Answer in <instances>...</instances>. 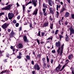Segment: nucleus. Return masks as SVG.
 Wrapping results in <instances>:
<instances>
[{
	"label": "nucleus",
	"mask_w": 74,
	"mask_h": 74,
	"mask_svg": "<svg viewBox=\"0 0 74 74\" xmlns=\"http://www.w3.org/2000/svg\"><path fill=\"white\" fill-rule=\"evenodd\" d=\"M69 15H70V14H69V13L67 12L65 14V17L66 18V17H68V16H69Z\"/></svg>",
	"instance_id": "13"
},
{
	"label": "nucleus",
	"mask_w": 74,
	"mask_h": 74,
	"mask_svg": "<svg viewBox=\"0 0 74 74\" xmlns=\"http://www.w3.org/2000/svg\"><path fill=\"white\" fill-rule=\"evenodd\" d=\"M11 6H12V5H9L8 6H6L5 7L2 8L1 10H8L10 8H11Z\"/></svg>",
	"instance_id": "4"
},
{
	"label": "nucleus",
	"mask_w": 74,
	"mask_h": 74,
	"mask_svg": "<svg viewBox=\"0 0 74 74\" xmlns=\"http://www.w3.org/2000/svg\"><path fill=\"white\" fill-rule=\"evenodd\" d=\"M65 24L66 25H67V22H66L65 23Z\"/></svg>",
	"instance_id": "61"
},
{
	"label": "nucleus",
	"mask_w": 74,
	"mask_h": 74,
	"mask_svg": "<svg viewBox=\"0 0 74 74\" xmlns=\"http://www.w3.org/2000/svg\"><path fill=\"white\" fill-rule=\"evenodd\" d=\"M37 36H40V37H41V36H40V32H39L38 35H37Z\"/></svg>",
	"instance_id": "30"
},
{
	"label": "nucleus",
	"mask_w": 74,
	"mask_h": 74,
	"mask_svg": "<svg viewBox=\"0 0 74 74\" xmlns=\"http://www.w3.org/2000/svg\"><path fill=\"white\" fill-rule=\"evenodd\" d=\"M50 28L51 29H52L53 28V23L52 24H51V25H50Z\"/></svg>",
	"instance_id": "26"
},
{
	"label": "nucleus",
	"mask_w": 74,
	"mask_h": 74,
	"mask_svg": "<svg viewBox=\"0 0 74 74\" xmlns=\"http://www.w3.org/2000/svg\"><path fill=\"white\" fill-rule=\"evenodd\" d=\"M58 31H59V30H57L55 32V34H58Z\"/></svg>",
	"instance_id": "33"
},
{
	"label": "nucleus",
	"mask_w": 74,
	"mask_h": 74,
	"mask_svg": "<svg viewBox=\"0 0 74 74\" xmlns=\"http://www.w3.org/2000/svg\"><path fill=\"white\" fill-rule=\"evenodd\" d=\"M23 11H25V5H23Z\"/></svg>",
	"instance_id": "41"
},
{
	"label": "nucleus",
	"mask_w": 74,
	"mask_h": 74,
	"mask_svg": "<svg viewBox=\"0 0 74 74\" xmlns=\"http://www.w3.org/2000/svg\"><path fill=\"white\" fill-rule=\"evenodd\" d=\"M10 38H11V37H13V35H12L11 34H10Z\"/></svg>",
	"instance_id": "40"
},
{
	"label": "nucleus",
	"mask_w": 74,
	"mask_h": 74,
	"mask_svg": "<svg viewBox=\"0 0 74 74\" xmlns=\"http://www.w3.org/2000/svg\"><path fill=\"white\" fill-rule=\"evenodd\" d=\"M29 27L30 28V29H33V27H32V23L30 24L29 25Z\"/></svg>",
	"instance_id": "21"
},
{
	"label": "nucleus",
	"mask_w": 74,
	"mask_h": 74,
	"mask_svg": "<svg viewBox=\"0 0 74 74\" xmlns=\"http://www.w3.org/2000/svg\"><path fill=\"white\" fill-rule=\"evenodd\" d=\"M32 6H30L29 7V10H30V9H32Z\"/></svg>",
	"instance_id": "59"
},
{
	"label": "nucleus",
	"mask_w": 74,
	"mask_h": 74,
	"mask_svg": "<svg viewBox=\"0 0 74 74\" xmlns=\"http://www.w3.org/2000/svg\"><path fill=\"white\" fill-rule=\"evenodd\" d=\"M10 48H11V49H13L14 48V47H13V46H11L10 47Z\"/></svg>",
	"instance_id": "60"
},
{
	"label": "nucleus",
	"mask_w": 74,
	"mask_h": 74,
	"mask_svg": "<svg viewBox=\"0 0 74 74\" xmlns=\"http://www.w3.org/2000/svg\"><path fill=\"white\" fill-rule=\"evenodd\" d=\"M41 35H42V36H44V32H42Z\"/></svg>",
	"instance_id": "46"
},
{
	"label": "nucleus",
	"mask_w": 74,
	"mask_h": 74,
	"mask_svg": "<svg viewBox=\"0 0 74 74\" xmlns=\"http://www.w3.org/2000/svg\"><path fill=\"white\" fill-rule=\"evenodd\" d=\"M72 58H73V55H71L68 56L69 59H71Z\"/></svg>",
	"instance_id": "15"
},
{
	"label": "nucleus",
	"mask_w": 74,
	"mask_h": 74,
	"mask_svg": "<svg viewBox=\"0 0 74 74\" xmlns=\"http://www.w3.org/2000/svg\"><path fill=\"white\" fill-rule=\"evenodd\" d=\"M59 36L60 38V40H61V38H63V36H62V35H60Z\"/></svg>",
	"instance_id": "24"
},
{
	"label": "nucleus",
	"mask_w": 74,
	"mask_h": 74,
	"mask_svg": "<svg viewBox=\"0 0 74 74\" xmlns=\"http://www.w3.org/2000/svg\"><path fill=\"white\" fill-rule=\"evenodd\" d=\"M9 57V54H8V53H6V57H8V58Z\"/></svg>",
	"instance_id": "45"
},
{
	"label": "nucleus",
	"mask_w": 74,
	"mask_h": 74,
	"mask_svg": "<svg viewBox=\"0 0 74 74\" xmlns=\"http://www.w3.org/2000/svg\"><path fill=\"white\" fill-rule=\"evenodd\" d=\"M51 63L52 64H53V60L51 59Z\"/></svg>",
	"instance_id": "50"
},
{
	"label": "nucleus",
	"mask_w": 74,
	"mask_h": 74,
	"mask_svg": "<svg viewBox=\"0 0 74 74\" xmlns=\"http://www.w3.org/2000/svg\"><path fill=\"white\" fill-rule=\"evenodd\" d=\"M43 7L44 8H47V5L45 4V3H44L43 4Z\"/></svg>",
	"instance_id": "16"
},
{
	"label": "nucleus",
	"mask_w": 74,
	"mask_h": 74,
	"mask_svg": "<svg viewBox=\"0 0 74 74\" xmlns=\"http://www.w3.org/2000/svg\"><path fill=\"white\" fill-rule=\"evenodd\" d=\"M40 14L41 15H43V14H42V12H40Z\"/></svg>",
	"instance_id": "52"
},
{
	"label": "nucleus",
	"mask_w": 74,
	"mask_h": 74,
	"mask_svg": "<svg viewBox=\"0 0 74 74\" xmlns=\"http://www.w3.org/2000/svg\"><path fill=\"white\" fill-rule=\"evenodd\" d=\"M17 58H18V59H21V56H18L17 57Z\"/></svg>",
	"instance_id": "36"
},
{
	"label": "nucleus",
	"mask_w": 74,
	"mask_h": 74,
	"mask_svg": "<svg viewBox=\"0 0 74 74\" xmlns=\"http://www.w3.org/2000/svg\"><path fill=\"white\" fill-rule=\"evenodd\" d=\"M8 26V24L5 23L2 26V27L3 29H4L7 28Z\"/></svg>",
	"instance_id": "6"
},
{
	"label": "nucleus",
	"mask_w": 74,
	"mask_h": 74,
	"mask_svg": "<svg viewBox=\"0 0 74 74\" xmlns=\"http://www.w3.org/2000/svg\"><path fill=\"white\" fill-rule=\"evenodd\" d=\"M61 22H62L63 21V18H62L61 20Z\"/></svg>",
	"instance_id": "58"
},
{
	"label": "nucleus",
	"mask_w": 74,
	"mask_h": 74,
	"mask_svg": "<svg viewBox=\"0 0 74 74\" xmlns=\"http://www.w3.org/2000/svg\"><path fill=\"white\" fill-rule=\"evenodd\" d=\"M31 3H32V2H31V1H30L26 5V6L28 4H30Z\"/></svg>",
	"instance_id": "42"
},
{
	"label": "nucleus",
	"mask_w": 74,
	"mask_h": 74,
	"mask_svg": "<svg viewBox=\"0 0 74 74\" xmlns=\"http://www.w3.org/2000/svg\"><path fill=\"white\" fill-rule=\"evenodd\" d=\"M60 68H61V65H60V64H59L58 66L57 67V68L56 69V70L57 71H59V70L60 69Z\"/></svg>",
	"instance_id": "9"
},
{
	"label": "nucleus",
	"mask_w": 74,
	"mask_h": 74,
	"mask_svg": "<svg viewBox=\"0 0 74 74\" xmlns=\"http://www.w3.org/2000/svg\"><path fill=\"white\" fill-rule=\"evenodd\" d=\"M31 63L32 64H34V61H33V60H32L31 62Z\"/></svg>",
	"instance_id": "44"
},
{
	"label": "nucleus",
	"mask_w": 74,
	"mask_h": 74,
	"mask_svg": "<svg viewBox=\"0 0 74 74\" xmlns=\"http://www.w3.org/2000/svg\"><path fill=\"white\" fill-rule=\"evenodd\" d=\"M5 18L7 21H8V18L7 17V16H6Z\"/></svg>",
	"instance_id": "64"
},
{
	"label": "nucleus",
	"mask_w": 74,
	"mask_h": 74,
	"mask_svg": "<svg viewBox=\"0 0 74 74\" xmlns=\"http://www.w3.org/2000/svg\"><path fill=\"white\" fill-rule=\"evenodd\" d=\"M37 0H35L34 1H33L32 2V4L34 5V7H35L37 6Z\"/></svg>",
	"instance_id": "7"
},
{
	"label": "nucleus",
	"mask_w": 74,
	"mask_h": 74,
	"mask_svg": "<svg viewBox=\"0 0 74 74\" xmlns=\"http://www.w3.org/2000/svg\"><path fill=\"white\" fill-rule=\"evenodd\" d=\"M18 26H19V23H16V27H18Z\"/></svg>",
	"instance_id": "37"
},
{
	"label": "nucleus",
	"mask_w": 74,
	"mask_h": 74,
	"mask_svg": "<svg viewBox=\"0 0 74 74\" xmlns=\"http://www.w3.org/2000/svg\"><path fill=\"white\" fill-rule=\"evenodd\" d=\"M71 16L72 18L74 19V14H73L71 15Z\"/></svg>",
	"instance_id": "31"
},
{
	"label": "nucleus",
	"mask_w": 74,
	"mask_h": 74,
	"mask_svg": "<svg viewBox=\"0 0 74 74\" xmlns=\"http://www.w3.org/2000/svg\"><path fill=\"white\" fill-rule=\"evenodd\" d=\"M26 58L28 60H30V57L28 55L26 56Z\"/></svg>",
	"instance_id": "17"
},
{
	"label": "nucleus",
	"mask_w": 74,
	"mask_h": 74,
	"mask_svg": "<svg viewBox=\"0 0 74 74\" xmlns=\"http://www.w3.org/2000/svg\"><path fill=\"white\" fill-rule=\"evenodd\" d=\"M52 38H53L51 36V37L47 38V40H52Z\"/></svg>",
	"instance_id": "25"
},
{
	"label": "nucleus",
	"mask_w": 74,
	"mask_h": 74,
	"mask_svg": "<svg viewBox=\"0 0 74 74\" xmlns=\"http://www.w3.org/2000/svg\"><path fill=\"white\" fill-rule=\"evenodd\" d=\"M46 8H44L43 9V12H45V11H46Z\"/></svg>",
	"instance_id": "34"
},
{
	"label": "nucleus",
	"mask_w": 74,
	"mask_h": 74,
	"mask_svg": "<svg viewBox=\"0 0 74 74\" xmlns=\"http://www.w3.org/2000/svg\"><path fill=\"white\" fill-rule=\"evenodd\" d=\"M49 10L50 13H51V14H54L53 12V11L52 10V8H49Z\"/></svg>",
	"instance_id": "12"
},
{
	"label": "nucleus",
	"mask_w": 74,
	"mask_h": 74,
	"mask_svg": "<svg viewBox=\"0 0 74 74\" xmlns=\"http://www.w3.org/2000/svg\"><path fill=\"white\" fill-rule=\"evenodd\" d=\"M52 53H55V50H53L52 51Z\"/></svg>",
	"instance_id": "51"
},
{
	"label": "nucleus",
	"mask_w": 74,
	"mask_h": 74,
	"mask_svg": "<svg viewBox=\"0 0 74 74\" xmlns=\"http://www.w3.org/2000/svg\"><path fill=\"white\" fill-rule=\"evenodd\" d=\"M4 12L0 13V16H1L2 15H4Z\"/></svg>",
	"instance_id": "35"
},
{
	"label": "nucleus",
	"mask_w": 74,
	"mask_h": 74,
	"mask_svg": "<svg viewBox=\"0 0 74 74\" xmlns=\"http://www.w3.org/2000/svg\"><path fill=\"white\" fill-rule=\"evenodd\" d=\"M50 20L51 21H52V17H51V16H50V18H49Z\"/></svg>",
	"instance_id": "43"
},
{
	"label": "nucleus",
	"mask_w": 74,
	"mask_h": 74,
	"mask_svg": "<svg viewBox=\"0 0 74 74\" xmlns=\"http://www.w3.org/2000/svg\"><path fill=\"white\" fill-rule=\"evenodd\" d=\"M16 5L17 7H19V4L18 3H17Z\"/></svg>",
	"instance_id": "54"
},
{
	"label": "nucleus",
	"mask_w": 74,
	"mask_h": 74,
	"mask_svg": "<svg viewBox=\"0 0 74 74\" xmlns=\"http://www.w3.org/2000/svg\"><path fill=\"white\" fill-rule=\"evenodd\" d=\"M43 63H45V58H42Z\"/></svg>",
	"instance_id": "20"
},
{
	"label": "nucleus",
	"mask_w": 74,
	"mask_h": 74,
	"mask_svg": "<svg viewBox=\"0 0 74 74\" xmlns=\"http://www.w3.org/2000/svg\"><path fill=\"white\" fill-rule=\"evenodd\" d=\"M54 32L55 31H52L51 33H53H53H54Z\"/></svg>",
	"instance_id": "63"
},
{
	"label": "nucleus",
	"mask_w": 74,
	"mask_h": 74,
	"mask_svg": "<svg viewBox=\"0 0 74 74\" xmlns=\"http://www.w3.org/2000/svg\"><path fill=\"white\" fill-rule=\"evenodd\" d=\"M17 19H20V16H17Z\"/></svg>",
	"instance_id": "47"
},
{
	"label": "nucleus",
	"mask_w": 74,
	"mask_h": 74,
	"mask_svg": "<svg viewBox=\"0 0 74 74\" xmlns=\"http://www.w3.org/2000/svg\"><path fill=\"white\" fill-rule=\"evenodd\" d=\"M43 65L44 66H47V64H46V63H45V62H43Z\"/></svg>",
	"instance_id": "38"
},
{
	"label": "nucleus",
	"mask_w": 74,
	"mask_h": 74,
	"mask_svg": "<svg viewBox=\"0 0 74 74\" xmlns=\"http://www.w3.org/2000/svg\"><path fill=\"white\" fill-rule=\"evenodd\" d=\"M8 32H11V29H8Z\"/></svg>",
	"instance_id": "55"
},
{
	"label": "nucleus",
	"mask_w": 74,
	"mask_h": 74,
	"mask_svg": "<svg viewBox=\"0 0 74 74\" xmlns=\"http://www.w3.org/2000/svg\"><path fill=\"white\" fill-rule=\"evenodd\" d=\"M48 25V22L45 23H44L43 25V27H46Z\"/></svg>",
	"instance_id": "14"
},
{
	"label": "nucleus",
	"mask_w": 74,
	"mask_h": 74,
	"mask_svg": "<svg viewBox=\"0 0 74 74\" xmlns=\"http://www.w3.org/2000/svg\"><path fill=\"white\" fill-rule=\"evenodd\" d=\"M37 41V42L38 43V44H40V41H39V40L38 39H36Z\"/></svg>",
	"instance_id": "32"
},
{
	"label": "nucleus",
	"mask_w": 74,
	"mask_h": 74,
	"mask_svg": "<svg viewBox=\"0 0 74 74\" xmlns=\"http://www.w3.org/2000/svg\"><path fill=\"white\" fill-rule=\"evenodd\" d=\"M23 39L25 41H27V37H26L24 36L23 37Z\"/></svg>",
	"instance_id": "19"
},
{
	"label": "nucleus",
	"mask_w": 74,
	"mask_h": 74,
	"mask_svg": "<svg viewBox=\"0 0 74 74\" xmlns=\"http://www.w3.org/2000/svg\"><path fill=\"white\" fill-rule=\"evenodd\" d=\"M56 13H57V14L56 15H59V13L58 12H56Z\"/></svg>",
	"instance_id": "62"
},
{
	"label": "nucleus",
	"mask_w": 74,
	"mask_h": 74,
	"mask_svg": "<svg viewBox=\"0 0 74 74\" xmlns=\"http://www.w3.org/2000/svg\"><path fill=\"white\" fill-rule=\"evenodd\" d=\"M49 4L50 6H52V5L54 4V2L52 0H48Z\"/></svg>",
	"instance_id": "5"
},
{
	"label": "nucleus",
	"mask_w": 74,
	"mask_h": 74,
	"mask_svg": "<svg viewBox=\"0 0 74 74\" xmlns=\"http://www.w3.org/2000/svg\"><path fill=\"white\" fill-rule=\"evenodd\" d=\"M13 23H16V20H14L13 21Z\"/></svg>",
	"instance_id": "39"
},
{
	"label": "nucleus",
	"mask_w": 74,
	"mask_h": 74,
	"mask_svg": "<svg viewBox=\"0 0 74 74\" xmlns=\"http://www.w3.org/2000/svg\"><path fill=\"white\" fill-rule=\"evenodd\" d=\"M63 11H64V10H63L62 9L60 10V12H63Z\"/></svg>",
	"instance_id": "49"
},
{
	"label": "nucleus",
	"mask_w": 74,
	"mask_h": 74,
	"mask_svg": "<svg viewBox=\"0 0 74 74\" xmlns=\"http://www.w3.org/2000/svg\"><path fill=\"white\" fill-rule=\"evenodd\" d=\"M37 11H38V10L36 9L32 13V15H36L37 14Z\"/></svg>",
	"instance_id": "11"
},
{
	"label": "nucleus",
	"mask_w": 74,
	"mask_h": 74,
	"mask_svg": "<svg viewBox=\"0 0 74 74\" xmlns=\"http://www.w3.org/2000/svg\"><path fill=\"white\" fill-rule=\"evenodd\" d=\"M21 30H22V27H20V28L19 29V31H21Z\"/></svg>",
	"instance_id": "48"
},
{
	"label": "nucleus",
	"mask_w": 74,
	"mask_h": 74,
	"mask_svg": "<svg viewBox=\"0 0 74 74\" xmlns=\"http://www.w3.org/2000/svg\"><path fill=\"white\" fill-rule=\"evenodd\" d=\"M48 56H47V63H48L49 62V58H48Z\"/></svg>",
	"instance_id": "28"
},
{
	"label": "nucleus",
	"mask_w": 74,
	"mask_h": 74,
	"mask_svg": "<svg viewBox=\"0 0 74 74\" xmlns=\"http://www.w3.org/2000/svg\"><path fill=\"white\" fill-rule=\"evenodd\" d=\"M66 41H69V36H67L66 38Z\"/></svg>",
	"instance_id": "23"
},
{
	"label": "nucleus",
	"mask_w": 74,
	"mask_h": 74,
	"mask_svg": "<svg viewBox=\"0 0 74 74\" xmlns=\"http://www.w3.org/2000/svg\"><path fill=\"white\" fill-rule=\"evenodd\" d=\"M23 47V45L22 44H19L17 46V48H19L20 49H21Z\"/></svg>",
	"instance_id": "10"
},
{
	"label": "nucleus",
	"mask_w": 74,
	"mask_h": 74,
	"mask_svg": "<svg viewBox=\"0 0 74 74\" xmlns=\"http://www.w3.org/2000/svg\"><path fill=\"white\" fill-rule=\"evenodd\" d=\"M19 56H21V55H22V54L20 52L19 53Z\"/></svg>",
	"instance_id": "56"
},
{
	"label": "nucleus",
	"mask_w": 74,
	"mask_h": 74,
	"mask_svg": "<svg viewBox=\"0 0 74 74\" xmlns=\"http://www.w3.org/2000/svg\"><path fill=\"white\" fill-rule=\"evenodd\" d=\"M64 44H63L61 46V49H60V47L58 48V49L57 51L58 55L59 54L60 55H62V53L63 52V47H64Z\"/></svg>",
	"instance_id": "1"
},
{
	"label": "nucleus",
	"mask_w": 74,
	"mask_h": 74,
	"mask_svg": "<svg viewBox=\"0 0 74 74\" xmlns=\"http://www.w3.org/2000/svg\"><path fill=\"white\" fill-rule=\"evenodd\" d=\"M10 34L13 35V34H14V32H13V31H12V32Z\"/></svg>",
	"instance_id": "53"
},
{
	"label": "nucleus",
	"mask_w": 74,
	"mask_h": 74,
	"mask_svg": "<svg viewBox=\"0 0 74 74\" xmlns=\"http://www.w3.org/2000/svg\"><path fill=\"white\" fill-rule=\"evenodd\" d=\"M56 46L57 47H58V48H60V42H56Z\"/></svg>",
	"instance_id": "8"
},
{
	"label": "nucleus",
	"mask_w": 74,
	"mask_h": 74,
	"mask_svg": "<svg viewBox=\"0 0 74 74\" xmlns=\"http://www.w3.org/2000/svg\"><path fill=\"white\" fill-rule=\"evenodd\" d=\"M65 67H66L65 65H64V66H63L62 67V69H61V70H60V71H62V70H63V69Z\"/></svg>",
	"instance_id": "27"
},
{
	"label": "nucleus",
	"mask_w": 74,
	"mask_h": 74,
	"mask_svg": "<svg viewBox=\"0 0 74 74\" xmlns=\"http://www.w3.org/2000/svg\"><path fill=\"white\" fill-rule=\"evenodd\" d=\"M35 71H32V73L33 74H34V73H35Z\"/></svg>",
	"instance_id": "57"
},
{
	"label": "nucleus",
	"mask_w": 74,
	"mask_h": 74,
	"mask_svg": "<svg viewBox=\"0 0 74 74\" xmlns=\"http://www.w3.org/2000/svg\"><path fill=\"white\" fill-rule=\"evenodd\" d=\"M43 14L44 16H47V13L45 12H43Z\"/></svg>",
	"instance_id": "29"
},
{
	"label": "nucleus",
	"mask_w": 74,
	"mask_h": 74,
	"mask_svg": "<svg viewBox=\"0 0 74 74\" xmlns=\"http://www.w3.org/2000/svg\"><path fill=\"white\" fill-rule=\"evenodd\" d=\"M8 17L9 19H12L14 17V14L12 13H9L8 14Z\"/></svg>",
	"instance_id": "2"
},
{
	"label": "nucleus",
	"mask_w": 74,
	"mask_h": 74,
	"mask_svg": "<svg viewBox=\"0 0 74 74\" xmlns=\"http://www.w3.org/2000/svg\"><path fill=\"white\" fill-rule=\"evenodd\" d=\"M8 73V70H5V71H2L1 72V73Z\"/></svg>",
	"instance_id": "18"
},
{
	"label": "nucleus",
	"mask_w": 74,
	"mask_h": 74,
	"mask_svg": "<svg viewBox=\"0 0 74 74\" xmlns=\"http://www.w3.org/2000/svg\"><path fill=\"white\" fill-rule=\"evenodd\" d=\"M57 6V11L58 10V8H60V5H56Z\"/></svg>",
	"instance_id": "22"
},
{
	"label": "nucleus",
	"mask_w": 74,
	"mask_h": 74,
	"mask_svg": "<svg viewBox=\"0 0 74 74\" xmlns=\"http://www.w3.org/2000/svg\"><path fill=\"white\" fill-rule=\"evenodd\" d=\"M33 68L34 70H39L40 69L39 65L37 64L35 65Z\"/></svg>",
	"instance_id": "3"
}]
</instances>
